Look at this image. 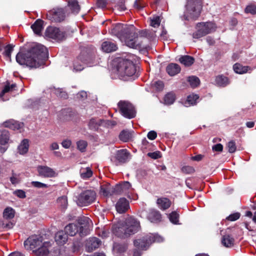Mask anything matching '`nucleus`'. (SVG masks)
Returning a JSON list of instances; mask_svg holds the SVG:
<instances>
[{"mask_svg": "<svg viewBox=\"0 0 256 256\" xmlns=\"http://www.w3.org/2000/svg\"><path fill=\"white\" fill-rule=\"evenodd\" d=\"M48 58L47 48L42 44H36L26 50H21L17 54L16 59L20 65L32 68L40 66Z\"/></svg>", "mask_w": 256, "mask_h": 256, "instance_id": "nucleus-1", "label": "nucleus"}, {"mask_svg": "<svg viewBox=\"0 0 256 256\" xmlns=\"http://www.w3.org/2000/svg\"><path fill=\"white\" fill-rule=\"evenodd\" d=\"M111 34L117 36L122 42L132 48H136L138 44L136 38L138 34L134 32V26L118 23L111 29Z\"/></svg>", "mask_w": 256, "mask_h": 256, "instance_id": "nucleus-2", "label": "nucleus"}, {"mask_svg": "<svg viewBox=\"0 0 256 256\" xmlns=\"http://www.w3.org/2000/svg\"><path fill=\"white\" fill-rule=\"evenodd\" d=\"M140 228V222L132 217H129L122 222L112 227L114 234L120 238H126L138 232Z\"/></svg>", "mask_w": 256, "mask_h": 256, "instance_id": "nucleus-3", "label": "nucleus"}, {"mask_svg": "<svg viewBox=\"0 0 256 256\" xmlns=\"http://www.w3.org/2000/svg\"><path fill=\"white\" fill-rule=\"evenodd\" d=\"M92 226V221L88 217L82 216L78 218V224H70L66 226L64 230L70 236H74L78 232L80 236H83L90 233Z\"/></svg>", "mask_w": 256, "mask_h": 256, "instance_id": "nucleus-4", "label": "nucleus"}, {"mask_svg": "<svg viewBox=\"0 0 256 256\" xmlns=\"http://www.w3.org/2000/svg\"><path fill=\"white\" fill-rule=\"evenodd\" d=\"M116 68L120 79L126 80L127 78L132 76L133 79L138 77L136 74V65L132 60L126 58L117 60Z\"/></svg>", "mask_w": 256, "mask_h": 256, "instance_id": "nucleus-5", "label": "nucleus"}, {"mask_svg": "<svg viewBox=\"0 0 256 256\" xmlns=\"http://www.w3.org/2000/svg\"><path fill=\"white\" fill-rule=\"evenodd\" d=\"M196 31L193 33L192 38L198 39L216 30V24L210 22H198L196 24Z\"/></svg>", "mask_w": 256, "mask_h": 256, "instance_id": "nucleus-6", "label": "nucleus"}, {"mask_svg": "<svg viewBox=\"0 0 256 256\" xmlns=\"http://www.w3.org/2000/svg\"><path fill=\"white\" fill-rule=\"evenodd\" d=\"M116 124V122L114 120H104L98 117H93L88 120V126L90 130L98 132L100 127L108 128Z\"/></svg>", "mask_w": 256, "mask_h": 256, "instance_id": "nucleus-7", "label": "nucleus"}, {"mask_svg": "<svg viewBox=\"0 0 256 256\" xmlns=\"http://www.w3.org/2000/svg\"><path fill=\"white\" fill-rule=\"evenodd\" d=\"M162 238L157 234H150L146 236L136 240L134 242L136 248L140 250H146L154 242H160Z\"/></svg>", "mask_w": 256, "mask_h": 256, "instance_id": "nucleus-8", "label": "nucleus"}, {"mask_svg": "<svg viewBox=\"0 0 256 256\" xmlns=\"http://www.w3.org/2000/svg\"><path fill=\"white\" fill-rule=\"evenodd\" d=\"M118 106L120 112L126 118L131 119L136 116V111L134 106L130 102L125 100H120Z\"/></svg>", "mask_w": 256, "mask_h": 256, "instance_id": "nucleus-9", "label": "nucleus"}, {"mask_svg": "<svg viewBox=\"0 0 256 256\" xmlns=\"http://www.w3.org/2000/svg\"><path fill=\"white\" fill-rule=\"evenodd\" d=\"M191 3L186 5V11L184 15V18L186 20H197L200 16L202 10V4H199L198 2H196L197 4L196 8H193L192 4Z\"/></svg>", "mask_w": 256, "mask_h": 256, "instance_id": "nucleus-10", "label": "nucleus"}, {"mask_svg": "<svg viewBox=\"0 0 256 256\" xmlns=\"http://www.w3.org/2000/svg\"><path fill=\"white\" fill-rule=\"evenodd\" d=\"M96 198V193L93 190H86L78 196L77 204L80 206H86L93 202Z\"/></svg>", "mask_w": 256, "mask_h": 256, "instance_id": "nucleus-11", "label": "nucleus"}, {"mask_svg": "<svg viewBox=\"0 0 256 256\" xmlns=\"http://www.w3.org/2000/svg\"><path fill=\"white\" fill-rule=\"evenodd\" d=\"M44 34L46 37L58 42L62 41L66 38V32L54 26H48L45 31Z\"/></svg>", "mask_w": 256, "mask_h": 256, "instance_id": "nucleus-12", "label": "nucleus"}, {"mask_svg": "<svg viewBox=\"0 0 256 256\" xmlns=\"http://www.w3.org/2000/svg\"><path fill=\"white\" fill-rule=\"evenodd\" d=\"M120 192L119 186H112L109 183H105L100 186V194L104 197H110L113 195H118L117 192Z\"/></svg>", "mask_w": 256, "mask_h": 256, "instance_id": "nucleus-13", "label": "nucleus"}, {"mask_svg": "<svg viewBox=\"0 0 256 256\" xmlns=\"http://www.w3.org/2000/svg\"><path fill=\"white\" fill-rule=\"evenodd\" d=\"M89 58L87 50L84 49L74 62V68L76 70L80 71L84 69V64L86 63Z\"/></svg>", "mask_w": 256, "mask_h": 256, "instance_id": "nucleus-14", "label": "nucleus"}, {"mask_svg": "<svg viewBox=\"0 0 256 256\" xmlns=\"http://www.w3.org/2000/svg\"><path fill=\"white\" fill-rule=\"evenodd\" d=\"M48 16L52 22H60L64 20L66 12L63 8H58L50 12Z\"/></svg>", "mask_w": 256, "mask_h": 256, "instance_id": "nucleus-15", "label": "nucleus"}, {"mask_svg": "<svg viewBox=\"0 0 256 256\" xmlns=\"http://www.w3.org/2000/svg\"><path fill=\"white\" fill-rule=\"evenodd\" d=\"M44 242L41 236H32L24 242V244H28L31 249L36 250L44 244Z\"/></svg>", "mask_w": 256, "mask_h": 256, "instance_id": "nucleus-16", "label": "nucleus"}, {"mask_svg": "<svg viewBox=\"0 0 256 256\" xmlns=\"http://www.w3.org/2000/svg\"><path fill=\"white\" fill-rule=\"evenodd\" d=\"M52 246V244L49 241H44V244L38 250H34L37 256H54L52 253L50 252V248Z\"/></svg>", "mask_w": 256, "mask_h": 256, "instance_id": "nucleus-17", "label": "nucleus"}, {"mask_svg": "<svg viewBox=\"0 0 256 256\" xmlns=\"http://www.w3.org/2000/svg\"><path fill=\"white\" fill-rule=\"evenodd\" d=\"M37 170L39 176L44 178H54L56 176L55 171L48 166H38Z\"/></svg>", "mask_w": 256, "mask_h": 256, "instance_id": "nucleus-18", "label": "nucleus"}, {"mask_svg": "<svg viewBox=\"0 0 256 256\" xmlns=\"http://www.w3.org/2000/svg\"><path fill=\"white\" fill-rule=\"evenodd\" d=\"M130 152L126 149H122L117 151L115 158L119 163H125L127 162Z\"/></svg>", "mask_w": 256, "mask_h": 256, "instance_id": "nucleus-19", "label": "nucleus"}, {"mask_svg": "<svg viewBox=\"0 0 256 256\" xmlns=\"http://www.w3.org/2000/svg\"><path fill=\"white\" fill-rule=\"evenodd\" d=\"M68 239V234L65 231H58L55 234V241L58 245H64Z\"/></svg>", "mask_w": 256, "mask_h": 256, "instance_id": "nucleus-20", "label": "nucleus"}, {"mask_svg": "<svg viewBox=\"0 0 256 256\" xmlns=\"http://www.w3.org/2000/svg\"><path fill=\"white\" fill-rule=\"evenodd\" d=\"M102 48L106 52H111L116 51L118 49V46L115 42L108 40L102 43Z\"/></svg>", "mask_w": 256, "mask_h": 256, "instance_id": "nucleus-21", "label": "nucleus"}, {"mask_svg": "<svg viewBox=\"0 0 256 256\" xmlns=\"http://www.w3.org/2000/svg\"><path fill=\"white\" fill-rule=\"evenodd\" d=\"M181 68L180 66L175 63H170L166 68V71L170 76H174L180 72Z\"/></svg>", "mask_w": 256, "mask_h": 256, "instance_id": "nucleus-22", "label": "nucleus"}, {"mask_svg": "<svg viewBox=\"0 0 256 256\" xmlns=\"http://www.w3.org/2000/svg\"><path fill=\"white\" fill-rule=\"evenodd\" d=\"M44 20L39 18L36 20L31 26V28L36 34L41 36L42 31L44 28Z\"/></svg>", "mask_w": 256, "mask_h": 256, "instance_id": "nucleus-23", "label": "nucleus"}, {"mask_svg": "<svg viewBox=\"0 0 256 256\" xmlns=\"http://www.w3.org/2000/svg\"><path fill=\"white\" fill-rule=\"evenodd\" d=\"M148 218L152 222L158 223L162 220V218L158 211L152 210L149 212Z\"/></svg>", "mask_w": 256, "mask_h": 256, "instance_id": "nucleus-24", "label": "nucleus"}, {"mask_svg": "<svg viewBox=\"0 0 256 256\" xmlns=\"http://www.w3.org/2000/svg\"><path fill=\"white\" fill-rule=\"evenodd\" d=\"M156 204L160 208H170L172 206V202L167 198L161 197L157 199Z\"/></svg>", "mask_w": 256, "mask_h": 256, "instance_id": "nucleus-25", "label": "nucleus"}, {"mask_svg": "<svg viewBox=\"0 0 256 256\" xmlns=\"http://www.w3.org/2000/svg\"><path fill=\"white\" fill-rule=\"evenodd\" d=\"M215 82L218 86L221 87H225L230 82L228 78L222 74L216 76L215 78Z\"/></svg>", "mask_w": 256, "mask_h": 256, "instance_id": "nucleus-26", "label": "nucleus"}, {"mask_svg": "<svg viewBox=\"0 0 256 256\" xmlns=\"http://www.w3.org/2000/svg\"><path fill=\"white\" fill-rule=\"evenodd\" d=\"M4 124L5 127L14 130H18L23 126V123L19 122L14 120H10L6 122Z\"/></svg>", "mask_w": 256, "mask_h": 256, "instance_id": "nucleus-27", "label": "nucleus"}, {"mask_svg": "<svg viewBox=\"0 0 256 256\" xmlns=\"http://www.w3.org/2000/svg\"><path fill=\"white\" fill-rule=\"evenodd\" d=\"M194 61V58L188 55L182 56L179 58V62L186 66H191Z\"/></svg>", "mask_w": 256, "mask_h": 256, "instance_id": "nucleus-28", "label": "nucleus"}, {"mask_svg": "<svg viewBox=\"0 0 256 256\" xmlns=\"http://www.w3.org/2000/svg\"><path fill=\"white\" fill-rule=\"evenodd\" d=\"M101 244L100 240L96 238H92L89 239L87 246L90 250L92 251L98 248Z\"/></svg>", "mask_w": 256, "mask_h": 256, "instance_id": "nucleus-29", "label": "nucleus"}, {"mask_svg": "<svg viewBox=\"0 0 256 256\" xmlns=\"http://www.w3.org/2000/svg\"><path fill=\"white\" fill-rule=\"evenodd\" d=\"M234 240L230 235H224L222 239V243L224 246L226 248L232 247L234 245Z\"/></svg>", "mask_w": 256, "mask_h": 256, "instance_id": "nucleus-30", "label": "nucleus"}, {"mask_svg": "<svg viewBox=\"0 0 256 256\" xmlns=\"http://www.w3.org/2000/svg\"><path fill=\"white\" fill-rule=\"evenodd\" d=\"M132 138V132L128 130H122L119 134V138L124 142H127Z\"/></svg>", "mask_w": 256, "mask_h": 256, "instance_id": "nucleus-31", "label": "nucleus"}, {"mask_svg": "<svg viewBox=\"0 0 256 256\" xmlns=\"http://www.w3.org/2000/svg\"><path fill=\"white\" fill-rule=\"evenodd\" d=\"M176 96L174 92H168L164 96V104L166 105L172 104L176 100Z\"/></svg>", "mask_w": 256, "mask_h": 256, "instance_id": "nucleus-32", "label": "nucleus"}, {"mask_svg": "<svg viewBox=\"0 0 256 256\" xmlns=\"http://www.w3.org/2000/svg\"><path fill=\"white\" fill-rule=\"evenodd\" d=\"M233 69L236 73L243 74L248 71L250 67L248 66H243L239 63H236L233 66Z\"/></svg>", "mask_w": 256, "mask_h": 256, "instance_id": "nucleus-33", "label": "nucleus"}, {"mask_svg": "<svg viewBox=\"0 0 256 256\" xmlns=\"http://www.w3.org/2000/svg\"><path fill=\"white\" fill-rule=\"evenodd\" d=\"M28 139L23 140L18 147L19 153L22 154H26L28 152Z\"/></svg>", "mask_w": 256, "mask_h": 256, "instance_id": "nucleus-34", "label": "nucleus"}, {"mask_svg": "<svg viewBox=\"0 0 256 256\" xmlns=\"http://www.w3.org/2000/svg\"><path fill=\"white\" fill-rule=\"evenodd\" d=\"M116 186H119L120 192H117L118 195L120 194L123 192H126L132 186L130 182L127 181L124 182L122 184H116Z\"/></svg>", "mask_w": 256, "mask_h": 256, "instance_id": "nucleus-35", "label": "nucleus"}, {"mask_svg": "<svg viewBox=\"0 0 256 256\" xmlns=\"http://www.w3.org/2000/svg\"><path fill=\"white\" fill-rule=\"evenodd\" d=\"M14 47L12 44H8L6 46H4V51L2 52V54L10 61L11 60V54L14 50Z\"/></svg>", "mask_w": 256, "mask_h": 256, "instance_id": "nucleus-36", "label": "nucleus"}, {"mask_svg": "<svg viewBox=\"0 0 256 256\" xmlns=\"http://www.w3.org/2000/svg\"><path fill=\"white\" fill-rule=\"evenodd\" d=\"M68 6L72 12L74 13L78 14L80 10V6L77 0H70Z\"/></svg>", "mask_w": 256, "mask_h": 256, "instance_id": "nucleus-37", "label": "nucleus"}, {"mask_svg": "<svg viewBox=\"0 0 256 256\" xmlns=\"http://www.w3.org/2000/svg\"><path fill=\"white\" fill-rule=\"evenodd\" d=\"M10 134L7 130H3L0 134V144L4 145L7 144L9 140Z\"/></svg>", "mask_w": 256, "mask_h": 256, "instance_id": "nucleus-38", "label": "nucleus"}, {"mask_svg": "<svg viewBox=\"0 0 256 256\" xmlns=\"http://www.w3.org/2000/svg\"><path fill=\"white\" fill-rule=\"evenodd\" d=\"M116 208H130L129 201L125 198H120L116 204Z\"/></svg>", "mask_w": 256, "mask_h": 256, "instance_id": "nucleus-39", "label": "nucleus"}, {"mask_svg": "<svg viewBox=\"0 0 256 256\" xmlns=\"http://www.w3.org/2000/svg\"><path fill=\"white\" fill-rule=\"evenodd\" d=\"M188 82L193 88H196L200 84V79L197 76H193L188 78Z\"/></svg>", "mask_w": 256, "mask_h": 256, "instance_id": "nucleus-40", "label": "nucleus"}, {"mask_svg": "<svg viewBox=\"0 0 256 256\" xmlns=\"http://www.w3.org/2000/svg\"><path fill=\"white\" fill-rule=\"evenodd\" d=\"M16 212L14 209H4L3 217L6 220H10L14 218Z\"/></svg>", "mask_w": 256, "mask_h": 256, "instance_id": "nucleus-41", "label": "nucleus"}, {"mask_svg": "<svg viewBox=\"0 0 256 256\" xmlns=\"http://www.w3.org/2000/svg\"><path fill=\"white\" fill-rule=\"evenodd\" d=\"M54 94L58 97L63 98V99H67L68 98V93L63 90L62 88H54Z\"/></svg>", "mask_w": 256, "mask_h": 256, "instance_id": "nucleus-42", "label": "nucleus"}, {"mask_svg": "<svg viewBox=\"0 0 256 256\" xmlns=\"http://www.w3.org/2000/svg\"><path fill=\"white\" fill-rule=\"evenodd\" d=\"M57 204L61 208H66L68 206V198L66 196L59 197L57 199Z\"/></svg>", "mask_w": 256, "mask_h": 256, "instance_id": "nucleus-43", "label": "nucleus"}, {"mask_svg": "<svg viewBox=\"0 0 256 256\" xmlns=\"http://www.w3.org/2000/svg\"><path fill=\"white\" fill-rule=\"evenodd\" d=\"M150 25L154 28H158L160 26L161 20L160 16H154L150 18Z\"/></svg>", "mask_w": 256, "mask_h": 256, "instance_id": "nucleus-44", "label": "nucleus"}, {"mask_svg": "<svg viewBox=\"0 0 256 256\" xmlns=\"http://www.w3.org/2000/svg\"><path fill=\"white\" fill-rule=\"evenodd\" d=\"M170 220L174 224H180L178 223L179 214L176 212H172L168 215Z\"/></svg>", "mask_w": 256, "mask_h": 256, "instance_id": "nucleus-45", "label": "nucleus"}, {"mask_svg": "<svg viewBox=\"0 0 256 256\" xmlns=\"http://www.w3.org/2000/svg\"><path fill=\"white\" fill-rule=\"evenodd\" d=\"M92 175V172L89 168H86L80 172V176L84 179L90 178Z\"/></svg>", "mask_w": 256, "mask_h": 256, "instance_id": "nucleus-46", "label": "nucleus"}, {"mask_svg": "<svg viewBox=\"0 0 256 256\" xmlns=\"http://www.w3.org/2000/svg\"><path fill=\"white\" fill-rule=\"evenodd\" d=\"M199 98L198 94H192L187 97L186 102L190 105H194L196 103V100Z\"/></svg>", "mask_w": 256, "mask_h": 256, "instance_id": "nucleus-47", "label": "nucleus"}, {"mask_svg": "<svg viewBox=\"0 0 256 256\" xmlns=\"http://www.w3.org/2000/svg\"><path fill=\"white\" fill-rule=\"evenodd\" d=\"M10 181L12 184H16L20 182V174H17L12 171V176L10 177Z\"/></svg>", "mask_w": 256, "mask_h": 256, "instance_id": "nucleus-48", "label": "nucleus"}, {"mask_svg": "<svg viewBox=\"0 0 256 256\" xmlns=\"http://www.w3.org/2000/svg\"><path fill=\"white\" fill-rule=\"evenodd\" d=\"M227 147L228 148V152L230 153H234L236 150V144L234 140H230L227 144Z\"/></svg>", "mask_w": 256, "mask_h": 256, "instance_id": "nucleus-49", "label": "nucleus"}, {"mask_svg": "<svg viewBox=\"0 0 256 256\" xmlns=\"http://www.w3.org/2000/svg\"><path fill=\"white\" fill-rule=\"evenodd\" d=\"M246 14H256V6L254 4L248 5L244 10Z\"/></svg>", "mask_w": 256, "mask_h": 256, "instance_id": "nucleus-50", "label": "nucleus"}, {"mask_svg": "<svg viewBox=\"0 0 256 256\" xmlns=\"http://www.w3.org/2000/svg\"><path fill=\"white\" fill-rule=\"evenodd\" d=\"M78 148L82 152H84L87 146V142L85 140H81L77 142Z\"/></svg>", "mask_w": 256, "mask_h": 256, "instance_id": "nucleus-51", "label": "nucleus"}, {"mask_svg": "<svg viewBox=\"0 0 256 256\" xmlns=\"http://www.w3.org/2000/svg\"><path fill=\"white\" fill-rule=\"evenodd\" d=\"M181 170L183 173L186 174H192L195 172L194 168L189 166H182Z\"/></svg>", "mask_w": 256, "mask_h": 256, "instance_id": "nucleus-52", "label": "nucleus"}, {"mask_svg": "<svg viewBox=\"0 0 256 256\" xmlns=\"http://www.w3.org/2000/svg\"><path fill=\"white\" fill-rule=\"evenodd\" d=\"M148 156L152 159L156 160L161 158L162 154L160 151H156L152 152H148Z\"/></svg>", "mask_w": 256, "mask_h": 256, "instance_id": "nucleus-53", "label": "nucleus"}, {"mask_svg": "<svg viewBox=\"0 0 256 256\" xmlns=\"http://www.w3.org/2000/svg\"><path fill=\"white\" fill-rule=\"evenodd\" d=\"M152 144H150L146 138L142 139V149L144 150H150V147Z\"/></svg>", "mask_w": 256, "mask_h": 256, "instance_id": "nucleus-54", "label": "nucleus"}, {"mask_svg": "<svg viewBox=\"0 0 256 256\" xmlns=\"http://www.w3.org/2000/svg\"><path fill=\"white\" fill-rule=\"evenodd\" d=\"M31 184L33 186H34L35 188H48V186L46 184L42 183L40 182L33 181L31 182Z\"/></svg>", "mask_w": 256, "mask_h": 256, "instance_id": "nucleus-55", "label": "nucleus"}, {"mask_svg": "<svg viewBox=\"0 0 256 256\" xmlns=\"http://www.w3.org/2000/svg\"><path fill=\"white\" fill-rule=\"evenodd\" d=\"M10 91H12L10 88V86L9 84H7L4 88L2 92H0V98H2L6 93Z\"/></svg>", "mask_w": 256, "mask_h": 256, "instance_id": "nucleus-56", "label": "nucleus"}, {"mask_svg": "<svg viewBox=\"0 0 256 256\" xmlns=\"http://www.w3.org/2000/svg\"><path fill=\"white\" fill-rule=\"evenodd\" d=\"M240 217V214L238 212L230 214L226 218L230 221H234L238 220Z\"/></svg>", "mask_w": 256, "mask_h": 256, "instance_id": "nucleus-57", "label": "nucleus"}, {"mask_svg": "<svg viewBox=\"0 0 256 256\" xmlns=\"http://www.w3.org/2000/svg\"><path fill=\"white\" fill-rule=\"evenodd\" d=\"M154 86L157 90L161 91L164 88V84L163 82L158 80L155 82Z\"/></svg>", "mask_w": 256, "mask_h": 256, "instance_id": "nucleus-58", "label": "nucleus"}, {"mask_svg": "<svg viewBox=\"0 0 256 256\" xmlns=\"http://www.w3.org/2000/svg\"><path fill=\"white\" fill-rule=\"evenodd\" d=\"M134 6L138 10H141L144 8L142 0H136L134 2Z\"/></svg>", "mask_w": 256, "mask_h": 256, "instance_id": "nucleus-59", "label": "nucleus"}, {"mask_svg": "<svg viewBox=\"0 0 256 256\" xmlns=\"http://www.w3.org/2000/svg\"><path fill=\"white\" fill-rule=\"evenodd\" d=\"M148 138L150 140H154L157 137V133L154 130H151L148 133Z\"/></svg>", "mask_w": 256, "mask_h": 256, "instance_id": "nucleus-60", "label": "nucleus"}, {"mask_svg": "<svg viewBox=\"0 0 256 256\" xmlns=\"http://www.w3.org/2000/svg\"><path fill=\"white\" fill-rule=\"evenodd\" d=\"M14 194L20 198H26V192L23 190H18L14 192Z\"/></svg>", "mask_w": 256, "mask_h": 256, "instance_id": "nucleus-61", "label": "nucleus"}, {"mask_svg": "<svg viewBox=\"0 0 256 256\" xmlns=\"http://www.w3.org/2000/svg\"><path fill=\"white\" fill-rule=\"evenodd\" d=\"M107 4L106 0H97L96 5L100 8H104Z\"/></svg>", "mask_w": 256, "mask_h": 256, "instance_id": "nucleus-62", "label": "nucleus"}, {"mask_svg": "<svg viewBox=\"0 0 256 256\" xmlns=\"http://www.w3.org/2000/svg\"><path fill=\"white\" fill-rule=\"evenodd\" d=\"M212 149L214 151L221 152L223 150V146L221 144H218L214 145Z\"/></svg>", "mask_w": 256, "mask_h": 256, "instance_id": "nucleus-63", "label": "nucleus"}, {"mask_svg": "<svg viewBox=\"0 0 256 256\" xmlns=\"http://www.w3.org/2000/svg\"><path fill=\"white\" fill-rule=\"evenodd\" d=\"M246 216L250 218H251L252 221L256 223V212H254L253 214L252 212L250 211H247L246 213Z\"/></svg>", "mask_w": 256, "mask_h": 256, "instance_id": "nucleus-64", "label": "nucleus"}]
</instances>
